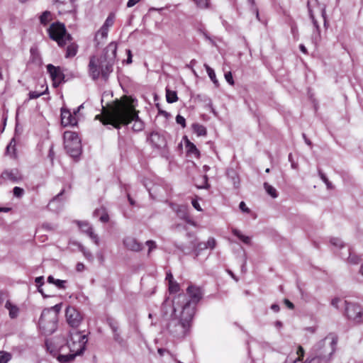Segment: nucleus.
Instances as JSON below:
<instances>
[{"mask_svg": "<svg viewBox=\"0 0 363 363\" xmlns=\"http://www.w3.org/2000/svg\"><path fill=\"white\" fill-rule=\"evenodd\" d=\"M104 112L96 116L95 119L99 120L104 125H111L116 129L122 125H128L133 121V130L138 132L144 128V123L139 118L138 112L130 104L118 102L108 109L102 107Z\"/></svg>", "mask_w": 363, "mask_h": 363, "instance_id": "obj_1", "label": "nucleus"}, {"mask_svg": "<svg viewBox=\"0 0 363 363\" xmlns=\"http://www.w3.org/2000/svg\"><path fill=\"white\" fill-rule=\"evenodd\" d=\"M117 45L114 42L109 43L104 49L103 54L97 57L91 56L88 65L89 77L96 81L100 76L105 81L108 80L109 75L113 70V65L116 58Z\"/></svg>", "mask_w": 363, "mask_h": 363, "instance_id": "obj_2", "label": "nucleus"}, {"mask_svg": "<svg viewBox=\"0 0 363 363\" xmlns=\"http://www.w3.org/2000/svg\"><path fill=\"white\" fill-rule=\"evenodd\" d=\"M87 342L86 335L82 334L80 331H70L66 345L59 349L57 359L60 363L72 362L76 357L84 353Z\"/></svg>", "mask_w": 363, "mask_h": 363, "instance_id": "obj_3", "label": "nucleus"}, {"mask_svg": "<svg viewBox=\"0 0 363 363\" xmlns=\"http://www.w3.org/2000/svg\"><path fill=\"white\" fill-rule=\"evenodd\" d=\"M187 294H179L173 300V311L182 308L184 313L194 315L196 306L202 298V291L200 287L190 285L186 289Z\"/></svg>", "mask_w": 363, "mask_h": 363, "instance_id": "obj_4", "label": "nucleus"}, {"mask_svg": "<svg viewBox=\"0 0 363 363\" xmlns=\"http://www.w3.org/2000/svg\"><path fill=\"white\" fill-rule=\"evenodd\" d=\"M338 337L336 335L330 334L320 340L315 347V356L306 363H328L335 352Z\"/></svg>", "mask_w": 363, "mask_h": 363, "instance_id": "obj_5", "label": "nucleus"}, {"mask_svg": "<svg viewBox=\"0 0 363 363\" xmlns=\"http://www.w3.org/2000/svg\"><path fill=\"white\" fill-rule=\"evenodd\" d=\"M194 316L188 313H180L179 320L172 319L168 324V330L171 334L177 338H182L186 335Z\"/></svg>", "mask_w": 363, "mask_h": 363, "instance_id": "obj_6", "label": "nucleus"}, {"mask_svg": "<svg viewBox=\"0 0 363 363\" xmlns=\"http://www.w3.org/2000/svg\"><path fill=\"white\" fill-rule=\"evenodd\" d=\"M48 35L51 39L56 41L59 46H65L67 42H71L72 36L67 33L63 23H53L48 29Z\"/></svg>", "mask_w": 363, "mask_h": 363, "instance_id": "obj_7", "label": "nucleus"}, {"mask_svg": "<svg viewBox=\"0 0 363 363\" xmlns=\"http://www.w3.org/2000/svg\"><path fill=\"white\" fill-rule=\"evenodd\" d=\"M57 321L55 313L43 311L39 320V328L44 335H52L57 328Z\"/></svg>", "mask_w": 363, "mask_h": 363, "instance_id": "obj_8", "label": "nucleus"}, {"mask_svg": "<svg viewBox=\"0 0 363 363\" xmlns=\"http://www.w3.org/2000/svg\"><path fill=\"white\" fill-rule=\"evenodd\" d=\"M345 314L348 319L352 320L355 323L359 324L363 323V308L355 303H350L345 301Z\"/></svg>", "mask_w": 363, "mask_h": 363, "instance_id": "obj_9", "label": "nucleus"}, {"mask_svg": "<svg viewBox=\"0 0 363 363\" xmlns=\"http://www.w3.org/2000/svg\"><path fill=\"white\" fill-rule=\"evenodd\" d=\"M67 322L72 328H77L82 321V316L74 307L68 306L65 311Z\"/></svg>", "mask_w": 363, "mask_h": 363, "instance_id": "obj_10", "label": "nucleus"}, {"mask_svg": "<svg viewBox=\"0 0 363 363\" xmlns=\"http://www.w3.org/2000/svg\"><path fill=\"white\" fill-rule=\"evenodd\" d=\"M47 71L53 81V86L55 87H57L62 82H65V76L60 67H55L52 64H49L47 65Z\"/></svg>", "mask_w": 363, "mask_h": 363, "instance_id": "obj_11", "label": "nucleus"}, {"mask_svg": "<svg viewBox=\"0 0 363 363\" xmlns=\"http://www.w3.org/2000/svg\"><path fill=\"white\" fill-rule=\"evenodd\" d=\"M53 3L60 14L75 11V0H53Z\"/></svg>", "mask_w": 363, "mask_h": 363, "instance_id": "obj_12", "label": "nucleus"}, {"mask_svg": "<svg viewBox=\"0 0 363 363\" xmlns=\"http://www.w3.org/2000/svg\"><path fill=\"white\" fill-rule=\"evenodd\" d=\"M148 140L152 145L157 149H164L167 146V141L163 135L159 132L153 131L150 133Z\"/></svg>", "mask_w": 363, "mask_h": 363, "instance_id": "obj_13", "label": "nucleus"}, {"mask_svg": "<svg viewBox=\"0 0 363 363\" xmlns=\"http://www.w3.org/2000/svg\"><path fill=\"white\" fill-rule=\"evenodd\" d=\"M61 123L63 126H74L77 123V119L69 110L62 108L61 109Z\"/></svg>", "mask_w": 363, "mask_h": 363, "instance_id": "obj_14", "label": "nucleus"}, {"mask_svg": "<svg viewBox=\"0 0 363 363\" xmlns=\"http://www.w3.org/2000/svg\"><path fill=\"white\" fill-rule=\"evenodd\" d=\"M1 179H8L14 183L22 180V176L17 169L5 170L1 173Z\"/></svg>", "mask_w": 363, "mask_h": 363, "instance_id": "obj_15", "label": "nucleus"}, {"mask_svg": "<svg viewBox=\"0 0 363 363\" xmlns=\"http://www.w3.org/2000/svg\"><path fill=\"white\" fill-rule=\"evenodd\" d=\"M124 246L129 250L138 252L142 250V245L138 240L132 237H127L123 240Z\"/></svg>", "mask_w": 363, "mask_h": 363, "instance_id": "obj_16", "label": "nucleus"}, {"mask_svg": "<svg viewBox=\"0 0 363 363\" xmlns=\"http://www.w3.org/2000/svg\"><path fill=\"white\" fill-rule=\"evenodd\" d=\"M65 148L69 155L72 157H77L81 154V144L79 143H73L69 144L68 142L65 143Z\"/></svg>", "mask_w": 363, "mask_h": 363, "instance_id": "obj_17", "label": "nucleus"}, {"mask_svg": "<svg viewBox=\"0 0 363 363\" xmlns=\"http://www.w3.org/2000/svg\"><path fill=\"white\" fill-rule=\"evenodd\" d=\"M65 144L68 142L69 144L79 143L80 139L78 134L74 132L66 131L64 133Z\"/></svg>", "mask_w": 363, "mask_h": 363, "instance_id": "obj_18", "label": "nucleus"}, {"mask_svg": "<svg viewBox=\"0 0 363 363\" xmlns=\"http://www.w3.org/2000/svg\"><path fill=\"white\" fill-rule=\"evenodd\" d=\"M145 186L149 192L150 196L154 199L160 196L163 190L160 186L157 184H154L151 187L148 186V184H145Z\"/></svg>", "mask_w": 363, "mask_h": 363, "instance_id": "obj_19", "label": "nucleus"}, {"mask_svg": "<svg viewBox=\"0 0 363 363\" xmlns=\"http://www.w3.org/2000/svg\"><path fill=\"white\" fill-rule=\"evenodd\" d=\"M178 216L185 220L187 223L194 225V222L191 219L186 209L184 206H180L177 211Z\"/></svg>", "mask_w": 363, "mask_h": 363, "instance_id": "obj_20", "label": "nucleus"}, {"mask_svg": "<svg viewBox=\"0 0 363 363\" xmlns=\"http://www.w3.org/2000/svg\"><path fill=\"white\" fill-rule=\"evenodd\" d=\"M5 308L9 311V316L11 318H16L19 313V308L16 306L11 303L9 301H7L5 304Z\"/></svg>", "mask_w": 363, "mask_h": 363, "instance_id": "obj_21", "label": "nucleus"}, {"mask_svg": "<svg viewBox=\"0 0 363 363\" xmlns=\"http://www.w3.org/2000/svg\"><path fill=\"white\" fill-rule=\"evenodd\" d=\"M78 51V45L75 43H70L66 50L65 57L70 58L74 57Z\"/></svg>", "mask_w": 363, "mask_h": 363, "instance_id": "obj_22", "label": "nucleus"}, {"mask_svg": "<svg viewBox=\"0 0 363 363\" xmlns=\"http://www.w3.org/2000/svg\"><path fill=\"white\" fill-rule=\"evenodd\" d=\"M186 148L188 154L193 155L196 157H199L200 152L199 150L196 148V145L194 143H192L188 140H186Z\"/></svg>", "mask_w": 363, "mask_h": 363, "instance_id": "obj_23", "label": "nucleus"}, {"mask_svg": "<svg viewBox=\"0 0 363 363\" xmlns=\"http://www.w3.org/2000/svg\"><path fill=\"white\" fill-rule=\"evenodd\" d=\"M232 233L234 235L238 237L242 242H243L246 245L251 244V238L248 236L244 235L241 233V232L235 228L232 230Z\"/></svg>", "mask_w": 363, "mask_h": 363, "instance_id": "obj_24", "label": "nucleus"}, {"mask_svg": "<svg viewBox=\"0 0 363 363\" xmlns=\"http://www.w3.org/2000/svg\"><path fill=\"white\" fill-rule=\"evenodd\" d=\"M193 130L198 136H204L206 135L207 131L205 126L199 123H194L192 125Z\"/></svg>", "mask_w": 363, "mask_h": 363, "instance_id": "obj_25", "label": "nucleus"}, {"mask_svg": "<svg viewBox=\"0 0 363 363\" xmlns=\"http://www.w3.org/2000/svg\"><path fill=\"white\" fill-rule=\"evenodd\" d=\"M166 99L167 101L169 104L174 103L177 101L178 97L177 94L175 91L170 90L169 89H166Z\"/></svg>", "mask_w": 363, "mask_h": 363, "instance_id": "obj_26", "label": "nucleus"}, {"mask_svg": "<svg viewBox=\"0 0 363 363\" xmlns=\"http://www.w3.org/2000/svg\"><path fill=\"white\" fill-rule=\"evenodd\" d=\"M191 247L194 248V252H195L196 257H198L200 255V253L202 250L207 249L206 242H201L196 244L195 242L191 241Z\"/></svg>", "mask_w": 363, "mask_h": 363, "instance_id": "obj_27", "label": "nucleus"}, {"mask_svg": "<svg viewBox=\"0 0 363 363\" xmlns=\"http://www.w3.org/2000/svg\"><path fill=\"white\" fill-rule=\"evenodd\" d=\"M204 67L208 73V75L211 80L213 82V83L218 86V81L216 79V74L214 70L210 67L207 64L204 65Z\"/></svg>", "mask_w": 363, "mask_h": 363, "instance_id": "obj_28", "label": "nucleus"}, {"mask_svg": "<svg viewBox=\"0 0 363 363\" xmlns=\"http://www.w3.org/2000/svg\"><path fill=\"white\" fill-rule=\"evenodd\" d=\"M318 175L320 179L325 183L328 189H333V184L328 180L326 175L320 169H318Z\"/></svg>", "mask_w": 363, "mask_h": 363, "instance_id": "obj_29", "label": "nucleus"}, {"mask_svg": "<svg viewBox=\"0 0 363 363\" xmlns=\"http://www.w3.org/2000/svg\"><path fill=\"white\" fill-rule=\"evenodd\" d=\"M76 223L79 226V228L81 229V230L86 234H88V233L92 230V226L89 225V223L86 221H76Z\"/></svg>", "mask_w": 363, "mask_h": 363, "instance_id": "obj_30", "label": "nucleus"}, {"mask_svg": "<svg viewBox=\"0 0 363 363\" xmlns=\"http://www.w3.org/2000/svg\"><path fill=\"white\" fill-rule=\"evenodd\" d=\"M264 188L266 191V192L270 195L272 198L275 199L278 196V194L277 191V189L272 186V185L269 184L267 182L264 183Z\"/></svg>", "mask_w": 363, "mask_h": 363, "instance_id": "obj_31", "label": "nucleus"}, {"mask_svg": "<svg viewBox=\"0 0 363 363\" xmlns=\"http://www.w3.org/2000/svg\"><path fill=\"white\" fill-rule=\"evenodd\" d=\"M106 323L108 325L112 330L113 334L119 331L118 330V323L116 320H115L112 318H108L106 319Z\"/></svg>", "mask_w": 363, "mask_h": 363, "instance_id": "obj_32", "label": "nucleus"}, {"mask_svg": "<svg viewBox=\"0 0 363 363\" xmlns=\"http://www.w3.org/2000/svg\"><path fill=\"white\" fill-rule=\"evenodd\" d=\"M51 21V13L48 11H44L40 16V21L42 24L46 25Z\"/></svg>", "mask_w": 363, "mask_h": 363, "instance_id": "obj_33", "label": "nucleus"}, {"mask_svg": "<svg viewBox=\"0 0 363 363\" xmlns=\"http://www.w3.org/2000/svg\"><path fill=\"white\" fill-rule=\"evenodd\" d=\"M196 6L201 9H207L209 7L210 0H192Z\"/></svg>", "mask_w": 363, "mask_h": 363, "instance_id": "obj_34", "label": "nucleus"}, {"mask_svg": "<svg viewBox=\"0 0 363 363\" xmlns=\"http://www.w3.org/2000/svg\"><path fill=\"white\" fill-rule=\"evenodd\" d=\"M228 175L231 178L235 188H238L240 184V179L236 172L231 171L228 173Z\"/></svg>", "mask_w": 363, "mask_h": 363, "instance_id": "obj_35", "label": "nucleus"}, {"mask_svg": "<svg viewBox=\"0 0 363 363\" xmlns=\"http://www.w3.org/2000/svg\"><path fill=\"white\" fill-rule=\"evenodd\" d=\"M108 28H106V26H102L101 29L97 32V33L96 35L95 40L97 41V38L99 36H101V38H106V37L108 35Z\"/></svg>", "mask_w": 363, "mask_h": 363, "instance_id": "obj_36", "label": "nucleus"}, {"mask_svg": "<svg viewBox=\"0 0 363 363\" xmlns=\"http://www.w3.org/2000/svg\"><path fill=\"white\" fill-rule=\"evenodd\" d=\"M11 359V354L5 351H0V363H8Z\"/></svg>", "mask_w": 363, "mask_h": 363, "instance_id": "obj_37", "label": "nucleus"}, {"mask_svg": "<svg viewBox=\"0 0 363 363\" xmlns=\"http://www.w3.org/2000/svg\"><path fill=\"white\" fill-rule=\"evenodd\" d=\"M347 252L349 254L347 259L350 263L356 264L359 262V257L357 255L353 254L350 249H347Z\"/></svg>", "mask_w": 363, "mask_h": 363, "instance_id": "obj_38", "label": "nucleus"}, {"mask_svg": "<svg viewBox=\"0 0 363 363\" xmlns=\"http://www.w3.org/2000/svg\"><path fill=\"white\" fill-rule=\"evenodd\" d=\"M48 92V86L46 87L45 90L44 91H42V92H38V91H30L29 92V99H38L39 98L40 96L45 94L46 93Z\"/></svg>", "mask_w": 363, "mask_h": 363, "instance_id": "obj_39", "label": "nucleus"}, {"mask_svg": "<svg viewBox=\"0 0 363 363\" xmlns=\"http://www.w3.org/2000/svg\"><path fill=\"white\" fill-rule=\"evenodd\" d=\"M61 308H62V303H58L50 308H45L43 311H47L52 312L53 313H55L56 318H58V313H60Z\"/></svg>", "mask_w": 363, "mask_h": 363, "instance_id": "obj_40", "label": "nucleus"}, {"mask_svg": "<svg viewBox=\"0 0 363 363\" xmlns=\"http://www.w3.org/2000/svg\"><path fill=\"white\" fill-rule=\"evenodd\" d=\"M169 290L170 293H177L179 290V285L175 281H171L169 283Z\"/></svg>", "mask_w": 363, "mask_h": 363, "instance_id": "obj_41", "label": "nucleus"}, {"mask_svg": "<svg viewBox=\"0 0 363 363\" xmlns=\"http://www.w3.org/2000/svg\"><path fill=\"white\" fill-rule=\"evenodd\" d=\"M79 249L87 259L91 260L93 259V256L91 252L86 250V247H84L83 245H80L79 246Z\"/></svg>", "mask_w": 363, "mask_h": 363, "instance_id": "obj_42", "label": "nucleus"}, {"mask_svg": "<svg viewBox=\"0 0 363 363\" xmlns=\"http://www.w3.org/2000/svg\"><path fill=\"white\" fill-rule=\"evenodd\" d=\"M24 192V189L18 186H15L13 189V196L16 198H21Z\"/></svg>", "mask_w": 363, "mask_h": 363, "instance_id": "obj_43", "label": "nucleus"}, {"mask_svg": "<svg viewBox=\"0 0 363 363\" xmlns=\"http://www.w3.org/2000/svg\"><path fill=\"white\" fill-rule=\"evenodd\" d=\"M16 143L14 138H13L9 144L6 147V153L11 154L15 151Z\"/></svg>", "mask_w": 363, "mask_h": 363, "instance_id": "obj_44", "label": "nucleus"}, {"mask_svg": "<svg viewBox=\"0 0 363 363\" xmlns=\"http://www.w3.org/2000/svg\"><path fill=\"white\" fill-rule=\"evenodd\" d=\"M113 340L118 343L121 345H123L124 344V340L121 335L120 332H117L113 334Z\"/></svg>", "mask_w": 363, "mask_h": 363, "instance_id": "obj_45", "label": "nucleus"}, {"mask_svg": "<svg viewBox=\"0 0 363 363\" xmlns=\"http://www.w3.org/2000/svg\"><path fill=\"white\" fill-rule=\"evenodd\" d=\"M197 30L201 35H202L205 38L206 40H209L211 43L213 42V40L211 39V38L209 36L208 33L204 28H199Z\"/></svg>", "mask_w": 363, "mask_h": 363, "instance_id": "obj_46", "label": "nucleus"}, {"mask_svg": "<svg viewBox=\"0 0 363 363\" xmlns=\"http://www.w3.org/2000/svg\"><path fill=\"white\" fill-rule=\"evenodd\" d=\"M330 242L333 245L338 247H342L344 246L342 241L337 238H333L330 240Z\"/></svg>", "mask_w": 363, "mask_h": 363, "instance_id": "obj_47", "label": "nucleus"}, {"mask_svg": "<svg viewBox=\"0 0 363 363\" xmlns=\"http://www.w3.org/2000/svg\"><path fill=\"white\" fill-rule=\"evenodd\" d=\"M216 242L213 238H209L206 242V248L213 249L216 247Z\"/></svg>", "mask_w": 363, "mask_h": 363, "instance_id": "obj_48", "label": "nucleus"}, {"mask_svg": "<svg viewBox=\"0 0 363 363\" xmlns=\"http://www.w3.org/2000/svg\"><path fill=\"white\" fill-rule=\"evenodd\" d=\"M65 280H61V279H56L54 284L60 289H65Z\"/></svg>", "mask_w": 363, "mask_h": 363, "instance_id": "obj_49", "label": "nucleus"}, {"mask_svg": "<svg viewBox=\"0 0 363 363\" xmlns=\"http://www.w3.org/2000/svg\"><path fill=\"white\" fill-rule=\"evenodd\" d=\"M176 122L181 125L182 128L186 127V120L185 118L182 116L181 115H177L176 117Z\"/></svg>", "mask_w": 363, "mask_h": 363, "instance_id": "obj_50", "label": "nucleus"}, {"mask_svg": "<svg viewBox=\"0 0 363 363\" xmlns=\"http://www.w3.org/2000/svg\"><path fill=\"white\" fill-rule=\"evenodd\" d=\"M225 79L230 85L234 84V80L233 78L232 73L230 72L225 73Z\"/></svg>", "mask_w": 363, "mask_h": 363, "instance_id": "obj_51", "label": "nucleus"}, {"mask_svg": "<svg viewBox=\"0 0 363 363\" xmlns=\"http://www.w3.org/2000/svg\"><path fill=\"white\" fill-rule=\"evenodd\" d=\"M240 209L245 213H250V210L249 208L246 206V204L244 201H241L239 204Z\"/></svg>", "mask_w": 363, "mask_h": 363, "instance_id": "obj_52", "label": "nucleus"}, {"mask_svg": "<svg viewBox=\"0 0 363 363\" xmlns=\"http://www.w3.org/2000/svg\"><path fill=\"white\" fill-rule=\"evenodd\" d=\"M113 23V17L109 16L106 18L104 24L103 26H106V28H108L109 26H111Z\"/></svg>", "mask_w": 363, "mask_h": 363, "instance_id": "obj_53", "label": "nucleus"}, {"mask_svg": "<svg viewBox=\"0 0 363 363\" xmlns=\"http://www.w3.org/2000/svg\"><path fill=\"white\" fill-rule=\"evenodd\" d=\"M35 282L37 284L38 286H42L44 284V277L40 276L36 277L35 279Z\"/></svg>", "mask_w": 363, "mask_h": 363, "instance_id": "obj_54", "label": "nucleus"}, {"mask_svg": "<svg viewBox=\"0 0 363 363\" xmlns=\"http://www.w3.org/2000/svg\"><path fill=\"white\" fill-rule=\"evenodd\" d=\"M341 302V299L339 298H335L331 301V305L335 308H339V303Z\"/></svg>", "mask_w": 363, "mask_h": 363, "instance_id": "obj_55", "label": "nucleus"}, {"mask_svg": "<svg viewBox=\"0 0 363 363\" xmlns=\"http://www.w3.org/2000/svg\"><path fill=\"white\" fill-rule=\"evenodd\" d=\"M191 204L194 206V208H196L197 211H202V209L199 205V203L198 202V201L196 199H193L191 201Z\"/></svg>", "mask_w": 363, "mask_h": 363, "instance_id": "obj_56", "label": "nucleus"}, {"mask_svg": "<svg viewBox=\"0 0 363 363\" xmlns=\"http://www.w3.org/2000/svg\"><path fill=\"white\" fill-rule=\"evenodd\" d=\"M157 107L158 108L159 114L164 116L166 118H168L170 116V114L168 112L160 109L159 104H157Z\"/></svg>", "mask_w": 363, "mask_h": 363, "instance_id": "obj_57", "label": "nucleus"}, {"mask_svg": "<svg viewBox=\"0 0 363 363\" xmlns=\"http://www.w3.org/2000/svg\"><path fill=\"white\" fill-rule=\"evenodd\" d=\"M45 346L47 347V350L50 352V353H52L54 352V350L52 349V343L47 340L45 341Z\"/></svg>", "mask_w": 363, "mask_h": 363, "instance_id": "obj_58", "label": "nucleus"}, {"mask_svg": "<svg viewBox=\"0 0 363 363\" xmlns=\"http://www.w3.org/2000/svg\"><path fill=\"white\" fill-rule=\"evenodd\" d=\"M100 221L103 222V223H106L109 220V216L108 215V213H103L101 216H100V218H99Z\"/></svg>", "mask_w": 363, "mask_h": 363, "instance_id": "obj_59", "label": "nucleus"}, {"mask_svg": "<svg viewBox=\"0 0 363 363\" xmlns=\"http://www.w3.org/2000/svg\"><path fill=\"white\" fill-rule=\"evenodd\" d=\"M140 1L141 0H128L126 6L128 8H131V7L134 6L135 4H137L138 3H139Z\"/></svg>", "mask_w": 363, "mask_h": 363, "instance_id": "obj_60", "label": "nucleus"}, {"mask_svg": "<svg viewBox=\"0 0 363 363\" xmlns=\"http://www.w3.org/2000/svg\"><path fill=\"white\" fill-rule=\"evenodd\" d=\"M146 244L149 247V251H151L153 248L156 247L155 242L152 240H147Z\"/></svg>", "mask_w": 363, "mask_h": 363, "instance_id": "obj_61", "label": "nucleus"}, {"mask_svg": "<svg viewBox=\"0 0 363 363\" xmlns=\"http://www.w3.org/2000/svg\"><path fill=\"white\" fill-rule=\"evenodd\" d=\"M285 305L289 308V309H294V305L293 303H291L289 300L285 298L284 301Z\"/></svg>", "mask_w": 363, "mask_h": 363, "instance_id": "obj_62", "label": "nucleus"}, {"mask_svg": "<svg viewBox=\"0 0 363 363\" xmlns=\"http://www.w3.org/2000/svg\"><path fill=\"white\" fill-rule=\"evenodd\" d=\"M127 55H128V57L125 60V62L127 64H130V63H132V54H131V51L130 50H127Z\"/></svg>", "mask_w": 363, "mask_h": 363, "instance_id": "obj_63", "label": "nucleus"}, {"mask_svg": "<svg viewBox=\"0 0 363 363\" xmlns=\"http://www.w3.org/2000/svg\"><path fill=\"white\" fill-rule=\"evenodd\" d=\"M84 269V264L81 262L77 263V264L76 266V270L77 272H82Z\"/></svg>", "mask_w": 363, "mask_h": 363, "instance_id": "obj_64", "label": "nucleus"}]
</instances>
